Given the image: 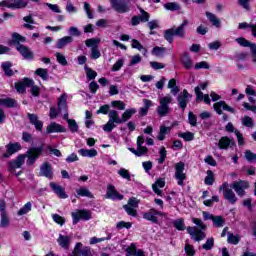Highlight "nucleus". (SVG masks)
I'll return each instance as SVG.
<instances>
[{"label":"nucleus","instance_id":"nucleus-2","mask_svg":"<svg viewBox=\"0 0 256 256\" xmlns=\"http://www.w3.org/2000/svg\"><path fill=\"white\" fill-rule=\"evenodd\" d=\"M192 223L197 225L199 228L189 226L187 227V233L192 237V239L196 241H203V239L207 237L205 232H203L207 229V225H205L203 220L199 218H192Z\"/></svg>","mask_w":256,"mask_h":256},{"label":"nucleus","instance_id":"nucleus-48","mask_svg":"<svg viewBox=\"0 0 256 256\" xmlns=\"http://www.w3.org/2000/svg\"><path fill=\"white\" fill-rule=\"evenodd\" d=\"M213 247H215V239L213 238H208L206 240V243L202 245V249H204L205 251H211Z\"/></svg>","mask_w":256,"mask_h":256},{"label":"nucleus","instance_id":"nucleus-25","mask_svg":"<svg viewBox=\"0 0 256 256\" xmlns=\"http://www.w3.org/2000/svg\"><path fill=\"white\" fill-rule=\"evenodd\" d=\"M235 145V141L231 140L229 137L224 136L218 142L219 149H229V147H233Z\"/></svg>","mask_w":256,"mask_h":256},{"label":"nucleus","instance_id":"nucleus-13","mask_svg":"<svg viewBox=\"0 0 256 256\" xmlns=\"http://www.w3.org/2000/svg\"><path fill=\"white\" fill-rule=\"evenodd\" d=\"M213 108H214V111H216V113H218V115H223V110L228 111L229 113H237L235 108L227 105V102H225V101H219V102L214 103ZM221 109H223V110H221Z\"/></svg>","mask_w":256,"mask_h":256},{"label":"nucleus","instance_id":"nucleus-59","mask_svg":"<svg viewBox=\"0 0 256 256\" xmlns=\"http://www.w3.org/2000/svg\"><path fill=\"white\" fill-rule=\"evenodd\" d=\"M80 255L81 256H94L95 252L93 250H91V247L86 246V247L81 249Z\"/></svg>","mask_w":256,"mask_h":256},{"label":"nucleus","instance_id":"nucleus-3","mask_svg":"<svg viewBox=\"0 0 256 256\" xmlns=\"http://www.w3.org/2000/svg\"><path fill=\"white\" fill-rule=\"evenodd\" d=\"M159 106L157 107V113L159 117H167L171 113V103H173V97L166 95L159 98Z\"/></svg>","mask_w":256,"mask_h":256},{"label":"nucleus","instance_id":"nucleus-36","mask_svg":"<svg viewBox=\"0 0 256 256\" xmlns=\"http://www.w3.org/2000/svg\"><path fill=\"white\" fill-rule=\"evenodd\" d=\"M12 66H13V64H11V62H9V61L3 62L1 65L5 75H7V77H13V70L11 69Z\"/></svg>","mask_w":256,"mask_h":256},{"label":"nucleus","instance_id":"nucleus-50","mask_svg":"<svg viewBox=\"0 0 256 256\" xmlns=\"http://www.w3.org/2000/svg\"><path fill=\"white\" fill-rule=\"evenodd\" d=\"M173 225L178 231H185V221L183 218L175 220Z\"/></svg>","mask_w":256,"mask_h":256},{"label":"nucleus","instance_id":"nucleus-11","mask_svg":"<svg viewBox=\"0 0 256 256\" xmlns=\"http://www.w3.org/2000/svg\"><path fill=\"white\" fill-rule=\"evenodd\" d=\"M230 187L231 189H234L237 195L243 197L245 195V189L249 188V182L243 180L235 181L230 185Z\"/></svg>","mask_w":256,"mask_h":256},{"label":"nucleus","instance_id":"nucleus-53","mask_svg":"<svg viewBox=\"0 0 256 256\" xmlns=\"http://www.w3.org/2000/svg\"><path fill=\"white\" fill-rule=\"evenodd\" d=\"M160 157L158 158L159 165H163L165 163V159H167V150H165V147L160 148Z\"/></svg>","mask_w":256,"mask_h":256},{"label":"nucleus","instance_id":"nucleus-32","mask_svg":"<svg viewBox=\"0 0 256 256\" xmlns=\"http://www.w3.org/2000/svg\"><path fill=\"white\" fill-rule=\"evenodd\" d=\"M159 187L162 189L165 187V180L163 179H158L155 184L152 185V189L156 195H159L160 197L163 195V191L159 189Z\"/></svg>","mask_w":256,"mask_h":256},{"label":"nucleus","instance_id":"nucleus-26","mask_svg":"<svg viewBox=\"0 0 256 256\" xmlns=\"http://www.w3.org/2000/svg\"><path fill=\"white\" fill-rule=\"evenodd\" d=\"M76 197H87L88 199H95V196L89 191V188L83 186L76 189Z\"/></svg>","mask_w":256,"mask_h":256},{"label":"nucleus","instance_id":"nucleus-52","mask_svg":"<svg viewBox=\"0 0 256 256\" xmlns=\"http://www.w3.org/2000/svg\"><path fill=\"white\" fill-rule=\"evenodd\" d=\"M124 210L126 211L127 215H130V217H137V209L133 208L132 206L129 205H124L123 206Z\"/></svg>","mask_w":256,"mask_h":256},{"label":"nucleus","instance_id":"nucleus-46","mask_svg":"<svg viewBox=\"0 0 256 256\" xmlns=\"http://www.w3.org/2000/svg\"><path fill=\"white\" fill-rule=\"evenodd\" d=\"M173 37H175L174 28H170L165 30L164 32V39L168 41V43H173Z\"/></svg>","mask_w":256,"mask_h":256},{"label":"nucleus","instance_id":"nucleus-23","mask_svg":"<svg viewBox=\"0 0 256 256\" xmlns=\"http://www.w3.org/2000/svg\"><path fill=\"white\" fill-rule=\"evenodd\" d=\"M106 198L113 199V200L118 199L119 201H121L123 199V195L117 193L115 186L108 185L107 192H106Z\"/></svg>","mask_w":256,"mask_h":256},{"label":"nucleus","instance_id":"nucleus-8","mask_svg":"<svg viewBox=\"0 0 256 256\" xmlns=\"http://www.w3.org/2000/svg\"><path fill=\"white\" fill-rule=\"evenodd\" d=\"M185 171V163L178 162L175 164V178L178 181V185L183 187L185 183L183 182L185 179H187V174L183 173Z\"/></svg>","mask_w":256,"mask_h":256},{"label":"nucleus","instance_id":"nucleus-7","mask_svg":"<svg viewBox=\"0 0 256 256\" xmlns=\"http://www.w3.org/2000/svg\"><path fill=\"white\" fill-rule=\"evenodd\" d=\"M143 143H145V136H138L137 149L129 148V151H131V153L136 155V157H143V155H147V153H149V149L143 146Z\"/></svg>","mask_w":256,"mask_h":256},{"label":"nucleus","instance_id":"nucleus-14","mask_svg":"<svg viewBox=\"0 0 256 256\" xmlns=\"http://www.w3.org/2000/svg\"><path fill=\"white\" fill-rule=\"evenodd\" d=\"M222 187L224 189V199L229 201L232 205H235V203H237V196L235 195V192H233V189L229 188V184L227 183H224Z\"/></svg>","mask_w":256,"mask_h":256},{"label":"nucleus","instance_id":"nucleus-43","mask_svg":"<svg viewBox=\"0 0 256 256\" xmlns=\"http://www.w3.org/2000/svg\"><path fill=\"white\" fill-rule=\"evenodd\" d=\"M166 51H167V48L156 46L152 49V55H155V57H163Z\"/></svg>","mask_w":256,"mask_h":256},{"label":"nucleus","instance_id":"nucleus-58","mask_svg":"<svg viewBox=\"0 0 256 256\" xmlns=\"http://www.w3.org/2000/svg\"><path fill=\"white\" fill-rule=\"evenodd\" d=\"M179 137L184 139V141H193V139H195V134H193V132H184L179 134Z\"/></svg>","mask_w":256,"mask_h":256},{"label":"nucleus","instance_id":"nucleus-34","mask_svg":"<svg viewBox=\"0 0 256 256\" xmlns=\"http://www.w3.org/2000/svg\"><path fill=\"white\" fill-rule=\"evenodd\" d=\"M137 113V110L135 108L127 109L122 114V123H127L131 117H133Z\"/></svg>","mask_w":256,"mask_h":256},{"label":"nucleus","instance_id":"nucleus-29","mask_svg":"<svg viewBox=\"0 0 256 256\" xmlns=\"http://www.w3.org/2000/svg\"><path fill=\"white\" fill-rule=\"evenodd\" d=\"M0 105H3L4 107H8L9 109L19 107V104L17 103V100L13 98H2L0 99Z\"/></svg>","mask_w":256,"mask_h":256},{"label":"nucleus","instance_id":"nucleus-38","mask_svg":"<svg viewBox=\"0 0 256 256\" xmlns=\"http://www.w3.org/2000/svg\"><path fill=\"white\" fill-rule=\"evenodd\" d=\"M227 235H228L227 241L230 245H238L239 242L241 241V237H239V235H234L231 232H228Z\"/></svg>","mask_w":256,"mask_h":256},{"label":"nucleus","instance_id":"nucleus-39","mask_svg":"<svg viewBox=\"0 0 256 256\" xmlns=\"http://www.w3.org/2000/svg\"><path fill=\"white\" fill-rule=\"evenodd\" d=\"M170 132H171V127L161 126L159 134H158V140L159 141H164L165 140V135H167V133H170Z\"/></svg>","mask_w":256,"mask_h":256},{"label":"nucleus","instance_id":"nucleus-57","mask_svg":"<svg viewBox=\"0 0 256 256\" xmlns=\"http://www.w3.org/2000/svg\"><path fill=\"white\" fill-rule=\"evenodd\" d=\"M85 71H86V77L90 81L95 79V77H97V72L87 66L85 67Z\"/></svg>","mask_w":256,"mask_h":256},{"label":"nucleus","instance_id":"nucleus-12","mask_svg":"<svg viewBox=\"0 0 256 256\" xmlns=\"http://www.w3.org/2000/svg\"><path fill=\"white\" fill-rule=\"evenodd\" d=\"M58 111L59 113H64L63 119L69 123L72 119H69V112L67 111V95L62 94L58 101Z\"/></svg>","mask_w":256,"mask_h":256},{"label":"nucleus","instance_id":"nucleus-15","mask_svg":"<svg viewBox=\"0 0 256 256\" xmlns=\"http://www.w3.org/2000/svg\"><path fill=\"white\" fill-rule=\"evenodd\" d=\"M40 176L46 177V179H53V166L49 162H44L40 166Z\"/></svg>","mask_w":256,"mask_h":256},{"label":"nucleus","instance_id":"nucleus-60","mask_svg":"<svg viewBox=\"0 0 256 256\" xmlns=\"http://www.w3.org/2000/svg\"><path fill=\"white\" fill-rule=\"evenodd\" d=\"M184 251H185L187 256H194L195 255V248L193 247V245H191L189 243L185 244Z\"/></svg>","mask_w":256,"mask_h":256},{"label":"nucleus","instance_id":"nucleus-44","mask_svg":"<svg viewBox=\"0 0 256 256\" xmlns=\"http://www.w3.org/2000/svg\"><path fill=\"white\" fill-rule=\"evenodd\" d=\"M164 9L167 11H179L181 9V6L177 2H168L164 4Z\"/></svg>","mask_w":256,"mask_h":256},{"label":"nucleus","instance_id":"nucleus-24","mask_svg":"<svg viewBox=\"0 0 256 256\" xmlns=\"http://www.w3.org/2000/svg\"><path fill=\"white\" fill-rule=\"evenodd\" d=\"M57 243L60 245V247H62V249L69 250V248L71 247V236H65L60 234L57 239Z\"/></svg>","mask_w":256,"mask_h":256},{"label":"nucleus","instance_id":"nucleus-18","mask_svg":"<svg viewBox=\"0 0 256 256\" xmlns=\"http://www.w3.org/2000/svg\"><path fill=\"white\" fill-rule=\"evenodd\" d=\"M157 215L163 216L162 212L157 211L154 208H151L148 212L143 214V219L146 221H151L152 223H159V219H157Z\"/></svg>","mask_w":256,"mask_h":256},{"label":"nucleus","instance_id":"nucleus-16","mask_svg":"<svg viewBox=\"0 0 256 256\" xmlns=\"http://www.w3.org/2000/svg\"><path fill=\"white\" fill-rule=\"evenodd\" d=\"M18 151H21V144L19 142L9 143L6 145V153L3 154V157L9 159L11 155H15Z\"/></svg>","mask_w":256,"mask_h":256},{"label":"nucleus","instance_id":"nucleus-62","mask_svg":"<svg viewBox=\"0 0 256 256\" xmlns=\"http://www.w3.org/2000/svg\"><path fill=\"white\" fill-rule=\"evenodd\" d=\"M245 159H247L249 163H253V161H256V154L251 152V150H247L245 152Z\"/></svg>","mask_w":256,"mask_h":256},{"label":"nucleus","instance_id":"nucleus-19","mask_svg":"<svg viewBox=\"0 0 256 256\" xmlns=\"http://www.w3.org/2000/svg\"><path fill=\"white\" fill-rule=\"evenodd\" d=\"M24 83L27 87H31L30 93L33 95V97H39V95L41 94V88L35 85V81H33V79L24 78Z\"/></svg>","mask_w":256,"mask_h":256},{"label":"nucleus","instance_id":"nucleus-56","mask_svg":"<svg viewBox=\"0 0 256 256\" xmlns=\"http://www.w3.org/2000/svg\"><path fill=\"white\" fill-rule=\"evenodd\" d=\"M1 216V221H0V227L5 228L9 227V215L6 214H0Z\"/></svg>","mask_w":256,"mask_h":256},{"label":"nucleus","instance_id":"nucleus-6","mask_svg":"<svg viewBox=\"0 0 256 256\" xmlns=\"http://www.w3.org/2000/svg\"><path fill=\"white\" fill-rule=\"evenodd\" d=\"M99 43H101V39L99 38H90L85 41L86 47L91 49L90 58L99 59L101 57V51L99 50Z\"/></svg>","mask_w":256,"mask_h":256},{"label":"nucleus","instance_id":"nucleus-17","mask_svg":"<svg viewBox=\"0 0 256 256\" xmlns=\"http://www.w3.org/2000/svg\"><path fill=\"white\" fill-rule=\"evenodd\" d=\"M49 186L52 189V191L55 193V195L59 197V199H67V197H69L67 195V192H65V188H63V186L55 182H50Z\"/></svg>","mask_w":256,"mask_h":256},{"label":"nucleus","instance_id":"nucleus-28","mask_svg":"<svg viewBox=\"0 0 256 256\" xmlns=\"http://www.w3.org/2000/svg\"><path fill=\"white\" fill-rule=\"evenodd\" d=\"M72 36H65L63 38L58 39L56 43L57 49H63L64 47H67V45H71L73 43Z\"/></svg>","mask_w":256,"mask_h":256},{"label":"nucleus","instance_id":"nucleus-9","mask_svg":"<svg viewBox=\"0 0 256 256\" xmlns=\"http://www.w3.org/2000/svg\"><path fill=\"white\" fill-rule=\"evenodd\" d=\"M192 98L193 95L189 94L187 89H184L180 94H178V106L182 111H185V109H187V104L189 103V101H191Z\"/></svg>","mask_w":256,"mask_h":256},{"label":"nucleus","instance_id":"nucleus-37","mask_svg":"<svg viewBox=\"0 0 256 256\" xmlns=\"http://www.w3.org/2000/svg\"><path fill=\"white\" fill-rule=\"evenodd\" d=\"M14 87L17 93L23 94L26 91L27 84L25 83V78L22 81L16 82Z\"/></svg>","mask_w":256,"mask_h":256},{"label":"nucleus","instance_id":"nucleus-64","mask_svg":"<svg viewBox=\"0 0 256 256\" xmlns=\"http://www.w3.org/2000/svg\"><path fill=\"white\" fill-rule=\"evenodd\" d=\"M125 64V60L119 59L113 66L111 71H120L121 67Z\"/></svg>","mask_w":256,"mask_h":256},{"label":"nucleus","instance_id":"nucleus-63","mask_svg":"<svg viewBox=\"0 0 256 256\" xmlns=\"http://www.w3.org/2000/svg\"><path fill=\"white\" fill-rule=\"evenodd\" d=\"M56 59L60 65L66 66L67 65V58H65V55L57 52L56 53Z\"/></svg>","mask_w":256,"mask_h":256},{"label":"nucleus","instance_id":"nucleus-61","mask_svg":"<svg viewBox=\"0 0 256 256\" xmlns=\"http://www.w3.org/2000/svg\"><path fill=\"white\" fill-rule=\"evenodd\" d=\"M188 121L191 127H197V116L193 112L188 113Z\"/></svg>","mask_w":256,"mask_h":256},{"label":"nucleus","instance_id":"nucleus-47","mask_svg":"<svg viewBox=\"0 0 256 256\" xmlns=\"http://www.w3.org/2000/svg\"><path fill=\"white\" fill-rule=\"evenodd\" d=\"M204 183L205 185H213V183H215V175L213 174V171H207V176L205 177Z\"/></svg>","mask_w":256,"mask_h":256},{"label":"nucleus","instance_id":"nucleus-45","mask_svg":"<svg viewBox=\"0 0 256 256\" xmlns=\"http://www.w3.org/2000/svg\"><path fill=\"white\" fill-rule=\"evenodd\" d=\"M212 222L214 227H223L225 225V218L223 216H214Z\"/></svg>","mask_w":256,"mask_h":256},{"label":"nucleus","instance_id":"nucleus-54","mask_svg":"<svg viewBox=\"0 0 256 256\" xmlns=\"http://www.w3.org/2000/svg\"><path fill=\"white\" fill-rule=\"evenodd\" d=\"M68 127L71 131V133H77L79 131V125L75 120H68Z\"/></svg>","mask_w":256,"mask_h":256},{"label":"nucleus","instance_id":"nucleus-35","mask_svg":"<svg viewBox=\"0 0 256 256\" xmlns=\"http://www.w3.org/2000/svg\"><path fill=\"white\" fill-rule=\"evenodd\" d=\"M78 153L82 156V157H97V151L92 148V149H80L78 150Z\"/></svg>","mask_w":256,"mask_h":256},{"label":"nucleus","instance_id":"nucleus-41","mask_svg":"<svg viewBox=\"0 0 256 256\" xmlns=\"http://www.w3.org/2000/svg\"><path fill=\"white\" fill-rule=\"evenodd\" d=\"M32 207L33 205L31 204V202H27L22 208H20V210L17 212V215H19V217L27 215V213L31 211Z\"/></svg>","mask_w":256,"mask_h":256},{"label":"nucleus","instance_id":"nucleus-51","mask_svg":"<svg viewBox=\"0 0 256 256\" xmlns=\"http://www.w3.org/2000/svg\"><path fill=\"white\" fill-rule=\"evenodd\" d=\"M242 125H244V127L253 128L255 126V123L253 122V118L249 116H244L242 118Z\"/></svg>","mask_w":256,"mask_h":256},{"label":"nucleus","instance_id":"nucleus-27","mask_svg":"<svg viewBox=\"0 0 256 256\" xmlns=\"http://www.w3.org/2000/svg\"><path fill=\"white\" fill-rule=\"evenodd\" d=\"M189 25V20H183L182 24L174 29V35L183 39L185 37V27Z\"/></svg>","mask_w":256,"mask_h":256},{"label":"nucleus","instance_id":"nucleus-49","mask_svg":"<svg viewBox=\"0 0 256 256\" xmlns=\"http://www.w3.org/2000/svg\"><path fill=\"white\" fill-rule=\"evenodd\" d=\"M111 106L115 109H118V111H125V102L121 100H114L111 102Z\"/></svg>","mask_w":256,"mask_h":256},{"label":"nucleus","instance_id":"nucleus-10","mask_svg":"<svg viewBox=\"0 0 256 256\" xmlns=\"http://www.w3.org/2000/svg\"><path fill=\"white\" fill-rule=\"evenodd\" d=\"M73 224L77 225L79 221H89L91 219V212L89 210H77L76 212H72Z\"/></svg>","mask_w":256,"mask_h":256},{"label":"nucleus","instance_id":"nucleus-33","mask_svg":"<svg viewBox=\"0 0 256 256\" xmlns=\"http://www.w3.org/2000/svg\"><path fill=\"white\" fill-rule=\"evenodd\" d=\"M206 17L214 27H216L217 29H220L221 20H219V18H217L215 14L211 12H206Z\"/></svg>","mask_w":256,"mask_h":256},{"label":"nucleus","instance_id":"nucleus-5","mask_svg":"<svg viewBox=\"0 0 256 256\" xmlns=\"http://www.w3.org/2000/svg\"><path fill=\"white\" fill-rule=\"evenodd\" d=\"M110 4L116 13H129L131 11V1L129 0H110Z\"/></svg>","mask_w":256,"mask_h":256},{"label":"nucleus","instance_id":"nucleus-42","mask_svg":"<svg viewBox=\"0 0 256 256\" xmlns=\"http://www.w3.org/2000/svg\"><path fill=\"white\" fill-rule=\"evenodd\" d=\"M35 74L38 75V77H41V79H43V81H47V79H49V70H47V69L38 68L35 71Z\"/></svg>","mask_w":256,"mask_h":256},{"label":"nucleus","instance_id":"nucleus-22","mask_svg":"<svg viewBox=\"0 0 256 256\" xmlns=\"http://www.w3.org/2000/svg\"><path fill=\"white\" fill-rule=\"evenodd\" d=\"M17 51L24 57V59H33V51L29 49V47L23 45V44H18L16 45Z\"/></svg>","mask_w":256,"mask_h":256},{"label":"nucleus","instance_id":"nucleus-55","mask_svg":"<svg viewBox=\"0 0 256 256\" xmlns=\"http://www.w3.org/2000/svg\"><path fill=\"white\" fill-rule=\"evenodd\" d=\"M81 247H83V244L81 242L76 243L74 250L68 256H81Z\"/></svg>","mask_w":256,"mask_h":256},{"label":"nucleus","instance_id":"nucleus-30","mask_svg":"<svg viewBox=\"0 0 256 256\" xmlns=\"http://www.w3.org/2000/svg\"><path fill=\"white\" fill-rule=\"evenodd\" d=\"M181 63L183 67L186 69H192L193 68V60L191 59V56H189V53L185 52L181 57Z\"/></svg>","mask_w":256,"mask_h":256},{"label":"nucleus","instance_id":"nucleus-40","mask_svg":"<svg viewBox=\"0 0 256 256\" xmlns=\"http://www.w3.org/2000/svg\"><path fill=\"white\" fill-rule=\"evenodd\" d=\"M12 1V9H23L24 7H27V1L26 0H11Z\"/></svg>","mask_w":256,"mask_h":256},{"label":"nucleus","instance_id":"nucleus-4","mask_svg":"<svg viewBox=\"0 0 256 256\" xmlns=\"http://www.w3.org/2000/svg\"><path fill=\"white\" fill-rule=\"evenodd\" d=\"M109 120L108 122L103 126V131L106 133H111L116 127L115 123L117 125H121L122 118L119 117V112L117 110H110L108 113Z\"/></svg>","mask_w":256,"mask_h":256},{"label":"nucleus","instance_id":"nucleus-20","mask_svg":"<svg viewBox=\"0 0 256 256\" xmlns=\"http://www.w3.org/2000/svg\"><path fill=\"white\" fill-rule=\"evenodd\" d=\"M65 131H67V129L56 122H51L46 128L48 135L51 133H65Z\"/></svg>","mask_w":256,"mask_h":256},{"label":"nucleus","instance_id":"nucleus-1","mask_svg":"<svg viewBox=\"0 0 256 256\" xmlns=\"http://www.w3.org/2000/svg\"><path fill=\"white\" fill-rule=\"evenodd\" d=\"M42 153L43 146L29 148L26 151V154H20L16 159L8 162V171L13 173L15 169H21V167H23L25 164V159H27L26 165H28V167L35 165V162L39 159V157H41Z\"/></svg>","mask_w":256,"mask_h":256},{"label":"nucleus","instance_id":"nucleus-31","mask_svg":"<svg viewBox=\"0 0 256 256\" xmlns=\"http://www.w3.org/2000/svg\"><path fill=\"white\" fill-rule=\"evenodd\" d=\"M26 38L21 36L19 33H12V39L9 42V45H21V43H25Z\"/></svg>","mask_w":256,"mask_h":256},{"label":"nucleus","instance_id":"nucleus-21","mask_svg":"<svg viewBox=\"0 0 256 256\" xmlns=\"http://www.w3.org/2000/svg\"><path fill=\"white\" fill-rule=\"evenodd\" d=\"M27 117L31 125H34L36 131H43V121L39 120V116L36 114L28 113Z\"/></svg>","mask_w":256,"mask_h":256}]
</instances>
